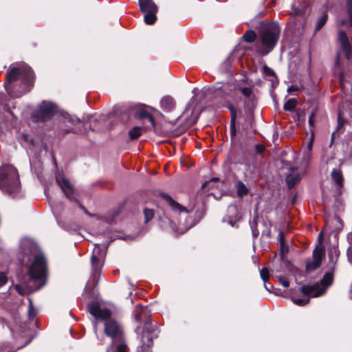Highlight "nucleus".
<instances>
[{
	"label": "nucleus",
	"instance_id": "ea45409f",
	"mask_svg": "<svg viewBox=\"0 0 352 352\" xmlns=\"http://www.w3.org/2000/svg\"><path fill=\"white\" fill-rule=\"evenodd\" d=\"M278 281L279 283L285 288L288 287L289 286V283L288 280H287L286 279H285L282 276H278Z\"/></svg>",
	"mask_w": 352,
	"mask_h": 352
},
{
	"label": "nucleus",
	"instance_id": "a18cd8bd",
	"mask_svg": "<svg viewBox=\"0 0 352 352\" xmlns=\"http://www.w3.org/2000/svg\"><path fill=\"white\" fill-rule=\"evenodd\" d=\"M262 235L263 236H266L267 238H270V236H271V231H270V228H267V230L265 231H263L262 232Z\"/></svg>",
	"mask_w": 352,
	"mask_h": 352
},
{
	"label": "nucleus",
	"instance_id": "c9c22d12",
	"mask_svg": "<svg viewBox=\"0 0 352 352\" xmlns=\"http://www.w3.org/2000/svg\"><path fill=\"white\" fill-rule=\"evenodd\" d=\"M260 276L264 283L267 282L269 278V272L267 268H263L260 270Z\"/></svg>",
	"mask_w": 352,
	"mask_h": 352
},
{
	"label": "nucleus",
	"instance_id": "4c0bfd02",
	"mask_svg": "<svg viewBox=\"0 0 352 352\" xmlns=\"http://www.w3.org/2000/svg\"><path fill=\"white\" fill-rule=\"evenodd\" d=\"M8 281L7 276L3 272H0V287L4 285Z\"/></svg>",
	"mask_w": 352,
	"mask_h": 352
},
{
	"label": "nucleus",
	"instance_id": "bf43d9fd",
	"mask_svg": "<svg viewBox=\"0 0 352 352\" xmlns=\"http://www.w3.org/2000/svg\"><path fill=\"white\" fill-rule=\"evenodd\" d=\"M337 219H338V221H340V219L339 217H337Z\"/></svg>",
	"mask_w": 352,
	"mask_h": 352
},
{
	"label": "nucleus",
	"instance_id": "412c9836",
	"mask_svg": "<svg viewBox=\"0 0 352 352\" xmlns=\"http://www.w3.org/2000/svg\"><path fill=\"white\" fill-rule=\"evenodd\" d=\"M333 182L340 187L343 186V177L342 171L340 169L334 168L331 173Z\"/></svg>",
	"mask_w": 352,
	"mask_h": 352
},
{
	"label": "nucleus",
	"instance_id": "2f4dec72",
	"mask_svg": "<svg viewBox=\"0 0 352 352\" xmlns=\"http://www.w3.org/2000/svg\"><path fill=\"white\" fill-rule=\"evenodd\" d=\"M296 100L295 99H289L284 104V109L286 111H292L296 107Z\"/></svg>",
	"mask_w": 352,
	"mask_h": 352
},
{
	"label": "nucleus",
	"instance_id": "79ce46f5",
	"mask_svg": "<svg viewBox=\"0 0 352 352\" xmlns=\"http://www.w3.org/2000/svg\"><path fill=\"white\" fill-rule=\"evenodd\" d=\"M348 260L352 264V247H349L347 250Z\"/></svg>",
	"mask_w": 352,
	"mask_h": 352
},
{
	"label": "nucleus",
	"instance_id": "13d9d810",
	"mask_svg": "<svg viewBox=\"0 0 352 352\" xmlns=\"http://www.w3.org/2000/svg\"><path fill=\"white\" fill-rule=\"evenodd\" d=\"M107 352H109V348L107 349Z\"/></svg>",
	"mask_w": 352,
	"mask_h": 352
},
{
	"label": "nucleus",
	"instance_id": "6ab92c4d",
	"mask_svg": "<svg viewBox=\"0 0 352 352\" xmlns=\"http://www.w3.org/2000/svg\"><path fill=\"white\" fill-rule=\"evenodd\" d=\"M346 5L349 18V21L345 19H342L338 21V24L340 26L349 25L352 27V0H346Z\"/></svg>",
	"mask_w": 352,
	"mask_h": 352
},
{
	"label": "nucleus",
	"instance_id": "a878e982",
	"mask_svg": "<svg viewBox=\"0 0 352 352\" xmlns=\"http://www.w3.org/2000/svg\"><path fill=\"white\" fill-rule=\"evenodd\" d=\"M257 219H258V217L255 216V217H254L252 220L250 222L253 238H257L258 236L259 235V232L257 229V225H258Z\"/></svg>",
	"mask_w": 352,
	"mask_h": 352
},
{
	"label": "nucleus",
	"instance_id": "9d476101",
	"mask_svg": "<svg viewBox=\"0 0 352 352\" xmlns=\"http://www.w3.org/2000/svg\"><path fill=\"white\" fill-rule=\"evenodd\" d=\"M230 91V88L228 83L219 82L211 87H204L199 94L202 98L214 100L225 97Z\"/></svg>",
	"mask_w": 352,
	"mask_h": 352
},
{
	"label": "nucleus",
	"instance_id": "58836bf2",
	"mask_svg": "<svg viewBox=\"0 0 352 352\" xmlns=\"http://www.w3.org/2000/svg\"><path fill=\"white\" fill-rule=\"evenodd\" d=\"M65 121H67L68 122L71 123L72 124H75L76 122H78V123H81V121L80 120V119L78 118H73L70 116L69 117H65L64 118Z\"/></svg>",
	"mask_w": 352,
	"mask_h": 352
},
{
	"label": "nucleus",
	"instance_id": "aec40b11",
	"mask_svg": "<svg viewBox=\"0 0 352 352\" xmlns=\"http://www.w3.org/2000/svg\"><path fill=\"white\" fill-rule=\"evenodd\" d=\"M160 106L166 111H170L175 107V102L173 98L165 96L160 100Z\"/></svg>",
	"mask_w": 352,
	"mask_h": 352
},
{
	"label": "nucleus",
	"instance_id": "e433bc0d",
	"mask_svg": "<svg viewBox=\"0 0 352 352\" xmlns=\"http://www.w3.org/2000/svg\"><path fill=\"white\" fill-rule=\"evenodd\" d=\"M228 109L231 112V122H234L236 117V109L234 106H230Z\"/></svg>",
	"mask_w": 352,
	"mask_h": 352
},
{
	"label": "nucleus",
	"instance_id": "680f3d73",
	"mask_svg": "<svg viewBox=\"0 0 352 352\" xmlns=\"http://www.w3.org/2000/svg\"><path fill=\"white\" fill-rule=\"evenodd\" d=\"M322 236V233H320L319 237L320 238Z\"/></svg>",
	"mask_w": 352,
	"mask_h": 352
},
{
	"label": "nucleus",
	"instance_id": "1a4fd4ad",
	"mask_svg": "<svg viewBox=\"0 0 352 352\" xmlns=\"http://www.w3.org/2000/svg\"><path fill=\"white\" fill-rule=\"evenodd\" d=\"M321 283H316L311 285H303L300 287V291L303 294L302 298L292 297V300L294 304L298 306H305L309 302L311 297L317 298L324 295L327 289Z\"/></svg>",
	"mask_w": 352,
	"mask_h": 352
},
{
	"label": "nucleus",
	"instance_id": "ddd939ff",
	"mask_svg": "<svg viewBox=\"0 0 352 352\" xmlns=\"http://www.w3.org/2000/svg\"><path fill=\"white\" fill-rule=\"evenodd\" d=\"M56 181L68 199L78 203L80 201L77 192L63 173L60 172L57 173L56 175Z\"/></svg>",
	"mask_w": 352,
	"mask_h": 352
},
{
	"label": "nucleus",
	"instance_id": "39448f33",
	"mask_svg": "<svg viewBox=\"0 0 352 352\" xmlns=\"http://www.w3.org/2000/svg\"><path fill=\"white\" fill-rule=\"evenodd\" d=\"M135 319L138 323H144L145 325L141 336L142 344L138 347V351L148 352L153 339L158 336V330L154 328L150 329L151 320L150 318L149 310L146 307H141L140 310H136Z\"/></svg>",
	"mask_w": 352,
	"mask_h": 352
},
{
	"label": "nucleus",
	"instance_id": "423d86ee",
	"mask_svg": "<svg viewBox=\"0 0 352 352\" xmlns=\"http://www.w3.org/2000/svg\"><path fill=\"white\" fill-rule=\"evenodd\" d=\"M164 200L169 205L172 211L177 217L178 229L177 231L179 234H184L190 228L197 224V221L195 218L189 214V211L185 208L176 202L172 197L166 193L162 195Z\"/></svg>",
	"mask_w": 352,
	"mask_h": 352
},
{
	"label": "nucleus",
	"instance_id": "c85d7f7f",
	"mask_svg": "<svg viewBox=\"0 0 352 352\" xmlns=\"http://www.w3.org/2000/svg\"><path fill=\"white\" fill-rule=\"evenodd\" d=\"M248 192V190L245 185L241 182H239L237 184V194L239 197H243Z\"/></svg>",
	"mask_w": 352,
	"mask_h": 352
},
{
	"label": "nucleus",
	"instance_id": "f704fd0d",
	"mask_svg": "<svg viewBox=\"0 0 352 352\" xmlns=\"http://www.w3.org/2000/svg\"><path fill=\"white\" fill-rule=\"evenodd\" d=\"M262 72L265 76H275L274 71L267 65H264L262 67Z\"/></svg>",
	"mask_w": 352,
	"mask_h": 352
},
{
	"label": "nucleus",
	"instance_id": "6e6d98bb",
	"mask_svg": "<svg viewBox=\"0 0 352 352\" xmlns=\"http://www.w3.org/2000/svg\"><path fill=\"white\" fill-rule=\"evenodd\" d=\"M108 245H109V244H104V245H103V248H107Z\"/></svg>",
	"mask_w": 352,
	"mask_h": 352
},
{
	"label": "nucleus",
	"instance_id": "c03bdc74",
	"mask_svg": "<svg viewBox=\"0 0 352 352\" xmlns=\"http://www.w3.org/2000/svg\"><path fill=\"white\" fill-rule=\"evenodd\" d=\"M255 149H256V153H261L263 151L264 148L263 147V146H261L260 144H256Z\"/></svg>",
	"mask_w": 352,
	"mask_h": 352
},
{
	"label": "nucleus",
	"instance_id": "4d7b16f0",
	"mask_svg": "<svg viewBox=\"0 0 352 352\" xmlns=\"http://www.w3.org/2000/svg\"><path fill=\"white\" fill-rule=\"evenodd\" d=\"M139 330H140V329H139V328H137V329H135V331L137 332V333H138V331H139Z\"/></svg>",
	"mask_w": 352,
	"mask_h": 352
},
{
	"label": "nucleus",
	"instance_id": "a211bd4d",
	"mask_svg": "<svg viewBox=\"0 0 352 352\" xmlns=\"http://www.w3.org/2000/svg\"><path fill=\"white\" fill-rule=\"evenodd\" d=\"M138 4L142 12H157V7L153 0H138Z\"/></svg>",
	"mask_w": 352,
	"mask_h": 352
},
{
	"label": "nucleus",
	"instance_id": "de8ad7c7",
	"mask_svg": "<svg viewBox=\"0 0 352 352\" xmlns=\"http://www.w3.org/2000/svg\"><path fill=\"white\" fill-rule=\"evenodd\" d=\"M314 114L311 113V115L309 118V124L311 126H312L314 125Z\"/></svg>",
	"mask_w": 352,
	"mask_h": 352
},
{
	"label": "nucleus",
	"instance_id": "20e7f679",
	"mask_svg": "<svg viewBox=\"0 0 352 352\" xmlns=\"http://www.w3.org/2000/svg\"><path fill=\"white\" fill-rule=\"evenodd\" d=\"M280 34V27L276 22L264 24L259 31V40L262 45L256 52L259 55L267 56L276 45Z\"/></svg>",
	"mask_w": 352,
	"mask_h": 352
},
{
	"label": "nucleus",
	"instance_id": "49530a36",
	"mask_svg": "<svg viewBox=\"0 0 352 352\" xmlns=\"http://www.w3.org/2000/svg\"><path fill=\"white\" fill-rule=\"evenodd\" d=\"M298 90V87L296 85H292L287 88V92L291 93Z\"/></svg>",
	"mask_w": 352,
	"mask_h": 352
},
{
	"label": "nucleus",
	"instance_id": "7ed1b4c3",
	"mask_svg": "<svg viewBox=\"0 0 352 352\" xmlns=\"http://www.w3.org/2000/svg\"><path fill=\"white\" fill-rule=\"evenodd\" d=\"M34 78L33 71L26 64L12 65L6 73L4 82L5 88L8 93H10L13 89L12 84L20 81L21 88L19 93L16 94V96L19 97L30 90Z\"/></svg>",
	"mask_w": 352,
	"mask_h": 352
},
{
	"label": "nucleus",
	"instance_id": "473e14b6",
	"mask_svg": "<svg viewBox=\"0 0 352 352\" xmlns=\"http://www.w3.org/2000/svg\"><path fill=\"white\" fill-rule=\"evenodd\" d=\"M327 20V14H323L318 20L317 24L316 25V30H319L322 28V27L325 24Z\"/></svg>",
	"mask_w": 352,
	"mask_h": 352
},
{
	"label": "nucleus",
	"instance_id": "7c9ffc66",
	"mask_svg": "<svg viewBox=\"0 0 352 352\" xmlns=\"http://www.w3.org/2000/svg\"><path fill=\"white\" fill-rule=\"evenodd\" d=\"M143 212L144 216V222L148 223L150 220L153 219L154 216V210L153 209L145 208Z\"/></svg>",
	"mask_w": 352,
	"mask_h": 352
},
{
	"label": "nucleus",
	"instance_id": "f3484780",
	"mask_svg": "<svg viewBox=\"0 0 352 352\" xmlns=\"http://www.w3.org/2000/svg\"><path fill=\"white\" fill-rule=\"evenodd\" d=\"M287 186L292 189L300 180V176L297 168L292 167L289 168V173L286 175L285 178Z\"/></svg>",
	"mask_w": 352,
	"mask_h": 352
},
{
	"label": "nucleus",
	"instance_id": "c756f323",
	"mask_svg": "<svg viewBox=\"0 0 352 352\" xmlns=\"http://www.w3.org/2000/svg\"><path fill=\"white\" fill-rule=\"evenodd\" d=\"M312 146H313V138L308 142L307 150L303 152V155H302L303 160H308L310 158Z\"/></svg>",
	"mask_w": 352,
	"mask_h": 352
},
{
	"label": "nucleus",
	"instance_id": "393cba45",
	"mask_svg": "<svg viewBox=\"0 0 352 352\" xmlns=\"http://www.w3.org/2000/svg\"><path fill=\"white\" fill-rule=\"evenodd\" d=\"M142 133L141 126H135L129 131V135L131 140H133L138 138Z\"/></svg>",
	"mask_w": 352,
	"mask_h": 352
},
{
	"label": "nucleus",
	"instance_id": "5fc2aeb1",
	"mask_svg": "<svg viewBox=\"0 0 352 352\" xmlns=\"http://www.w3.org/2000/svg\"><path fill=\"white\" fill-rule=\"evenodd\" d=\"M94 331H95V333H96V331H97L96 323H95V324H94Z\"/></svg>",
	"mask_w": 352,
	"mask_h": 352
},
{
	"label": "nucleus",
	"instance_id": "0eeeda50",
	"mask_svg": "<svg viewBox=\"0 0 352 352\" xmlns=\"http://www.w3.org/2000/svg\"><path fill=\"white\" fill-rule=\"evenodd\" d=\"M20 181L17 170L12 165L7 164L0 167V189L12 195L18 191Z\"/></svg>",
	"mask_w": 352,
	"mask_h": 352
},
{
	"label": "nucleus",
	"instance_id": "864d4df0",
	"mask_svg": "<svg viewBox=\"0 0 352 352\" xmlns=\"http://www.w3.org/2000/svg\"><path fill=\"white\" fill-rule=\"evenodd\" d=\"M197 88H194V89L192 90V94H194V96H195L197 94Z\"/></svg>",
	"mask_w": 352,
	"mask_h": 352
},
{
	"label": "nucleus",
	"instance_id": "3c124183",
	"mask_svg": "<svg viewBox=\"0 0 352 352\" xmlns=\"http://www.w3.org/2000/svg\"><path fill=\"white\" fill-rule=\"evenodd\" d=\"M91 287L90 282L88 281L85 285V289H89Z\"/></svg>",
	"mask_w": 352,
	"mask_h": 352
},
{
	"label": "nucleus",
	"instance_id": "5701e85b",
	"mask_svg": "<svg viewBox=\"0 0 352 352\" xmlns=\"http://www.w3.org/2000/svg\"><path fill=\"white\" fill-rule=\"evenodd\" d=\"M139 118L147 120L153 126H155V121L152 115L148 111L141 109L137 112Z\"/></svg>",
	"mask_w": 352,
	"mask_h": 352
},
{
	"label": "nucleus",
	"instance_id": "37998d69",
	"mask_svg": "<svg viewBox=\"0 0 352 352\" xmlns=\"http://www.w3.org/2000/svg\"><path fill=\"white\" fill-rule=\"evenodd\" d=\"M219 180L218 177H212L210 181H206L202 184V188H206L210 182H217Z\"/></svg>",
	"mask_w": 352,
	"mask_h": 352
},
{
	"label": "nucleus",
	"instance_id": "8fccbe9b",
	"mask_svg": "<svg viewBox=\"0 0 352 352\" xmlns=\"http://www.w3.org/2000/svg\"><path fill=\"white\" fill-rule=\"evenodd\" d=\"M347 240H348L349 243L351 245L352 244V232H349L347 234Z\"/></svg>",
	"mask_w": 352,
	"mask_h": 352
},
{
	"label": "nucleus",
	"instance_id": "052dcab7",
	"mask_svg": "<svg viewBox=\"0 0 352 352\" xmlns=\"http://www.w3.org/2000/svg\"><path fill=\"white\" fill-rule=\"evenodd\" d=\"M86 214H88V215H91L89 212H86Z\"/></svg>",
	"mask_w": 352,
	"mask_h": 352
},
{
	"label": "nucleus",
	"instance_id": "6e6552de",
	"mask_svg": "<svg viewBox=\"0 0 352 352\" xmlns=\"http://www.w3.org/2000/svg\"><path fill=\"white\" fill-rule=\"evenodd\" d=\"M58 111L56 104L47 100L42 101L31 116L32 122L41 124L51 120Z\"/></svg>",
	"mask_w": 352,
	"mask_h": 352
},
{
	"label": "nucleus",
	"instance_id": "dca6fc26",
	"mask_svg": "<svg viewBox=\"0 0 352 352\" xmlns=\"http://www.w3.org/2000/svg\"><path fill=\"white\" fill-rule=\"evenodd\" d=\"M338 40L341 45V49L346 59H350L352 55L351 47L348 40L346 34L343 30L338 32Z\"/></svg>",
	"mask_w": 352,
	"mask_h": 352
},
{
	"label": "nucleus",
	"instance_id": "2eb2a0df",
	"mask_svg": "<svg viewBox=\"0 0 352 352\" xmlns=\"http://www.w3.org/2000/svg\"><path fill=\"white\" fill-rule=\"evenodd\" d=\"M241 219V215L238 212L237 206L234 204H231L228 206L226 217L223 218L224 222H228L232 227L239 221Z\"/></svg>",
	"mask_w": 352,
	"mask_h": 352
},
{
	"label": "nucleus",
	"instance_id": "a19ab883",
	"mask_svg": "<svg viewBox=\"0 0 352 352\" xmlns=\"http://www.w3.org/2000/svg\"><path fill=\"white\" fill-rule=\"evenodd\" d=\"M278 240H279V242H280V245H283L284 243H285V239H284V234H283V232L282 231H280L278 232Z\"/></svg>",
	"mask_w": 352,
	"mask_h": 352
},
{
	"label": "nucleus",
	"instance_id": "603ef678",
	"mask_svg": "<svg viewBox=\"0 0 352 352\" xmlns=\"http://www.w3.org/2000/svg\"><path fill=\"white\" fill-rule=\"evenodd\" d=\"M65 131L68 132V133H70V132H72V133H74V129L73 128H70V129H65Z\"/></svg>",
	"mask_w": 352,
	"mask_h": 352
},
{
	"label": "nucleus",
	"instance_id": "72a5a7b5",
	"mask_svg": "<svg viewBox=\"0 0 352 352\" xmlns=\"http://www.w3.org/2000/svg\"><path fill=\"white\" fill-rule=\"evenodd\" d=\"M21 142L22 144L24 142L27 143L28 145H32L34 143V140L30 135L25 133L22 134L21 137Z\"/></svg>",
	"mask_w": 352,
	"mask_h": 352
},
{
	"label": "nucleus",
	"instance_id": "4be33fe9",
	"mask_svg": "<svg viewBox=\"0 0 352 352\" xmlns=\"http://www.w3.org/2000/svg\"><path fill=\"white\" fill-rule=\"evenodd\" d=\"M238 90L241 91V93L245 97V98L252 103L254 100V95L252 93V89L251 87H238Z\"/></svg>",
	"mask_w": 352,
	"mask_h": 352
},
{
	"label": "nucleus",
	"instance_id": "bb28decb",
	"mask_svg": "<svg viewBox=\"0 0 352 352\" xmlns=\"http://www.w3.org/2000/svg\"><path fill=\"white\" fill-rule=\"evenodd\" d=\"M243 38L246 42L252 43L256 38V34L254 31L249 30L245 32Z\"/></svg>",
	"mask_w": 352,
	"mask_h": 352
},
{
	"label": "nucleus",
	"instance_id": "4468645a",
	"mask_svg": "<svg viewBox=\"0 0 352 352\" xmlns=\"http://www.w3.org/2000/svg\"><path fill=\"white\" fill-rule=\"evenodd\" d=\"M324 256V249L321 246H317L313 251V261L306 265L307 270H313L318 268L321 263Z\"/></svg>",
	"mask_w": 352,
	"mask_h": 352
},
{
	"label": "nucleus",
	"instance_id": "f257e3e1",
	"mask_svg": "<svg viewBox=\"0 0 352 352\" xmlns=\"http://www.w3.org/2000/svg\"><path fill=\"white\" fill-rule=\"evenodd\" d=\"M17 257L21 265H28V274L14 285L17 293L23 296L41 289L47 282V263L43 254L32 241L23 239Z\"/></svg>",
	"mask_w": 352,
	"mask_h": 352
},
{
	"label": "nucleus",
	"instance_id": "cd10ccee",
	"mask_svg": "<svg viewBox=\"0 0 352 352\" xmlns=\"http://www.w3.org/2000/svg\"><path fill=\"white\" fill-rule=\"evenodd\" d=\"M28 301H29V309H28V318L30 320H33L34 318L36 316L37 311L33 306L32 300L31 298H28Z\"/></svg>",
	"mask_w": 352,
	"mask_h": 352
},
{
	"label": "nucleus",
	"instance_id": "f03ea898",
	"mask_svg": "<svg viewBox=\"0 0 352 352\" xmlns=\"http://www.w3.org/2000/svg\"><path fill=\"white\" fill-rule=\"evenodd\" d=\"M89 313L98 322H104V333L112 339L111 347L115 346L114 352H126V345L124 342L121 326L111 318L110 309L101 306L97 302H91L87 305Z\"/></svg>",
	"mask_w": 352,
	"mask_h": 352
},
{
	"label": "nucleus",
	"instance_id": "f8f14e48",
	"mask_svg": "<svg viewBox=\"0 0 352 352\" xmlns=\"http://www.w3.org/2000/svg\"><path fill=\"white\" fill-rule=\"evenodd\" d=\"M328 260H329V270L325 272L323 278L321 279L320 283L322 285L329 287L333 280V272L336 267V263L339 256V251L337 248L332 247L328 251Z\"/></svg>",
	"mask_w": 352,
	"mask_h": 352
},
{
	"label": "nucleus",
	"instance_id": "9b49d317",
	"mask_svg": "<svg viewBox=\"0 0 352 352\" xmlns=\"http://www.w3.org/2000/svg\"><path fill=\"white\" fill-rule=\"evenodd\" d=\"M105 256V251L100 248L99 244H96L91 258V274L93 280L96 284L98 283V277L101 272V268L103 265Z\"/></svg>",
	"mask_w": 352,
	"mask_h": 352
},
{
	"label": "nucleus",
	"instance_id": "b1692460",
	"mask_svg": "<svg viewBox=\"0 0 352 352\" xmlns=\"http://www.w3.org/2000/svg\"><path fill=\"white\" fill-rule=\"evenodd\" d=\"M157 12H146L144 16V21L147 25H153L157 20Z\"/></svg>",
	"mask_w": 352,
	"mask_h": 352
},
{
	"label": "nucleus",
	"instance_id": "09e8293b",
	"mask_svg": "<svg viewBox=\"0 0 352 352\" xmlns=\"http://www.w3.org/2000/svg\"><path fill=\"white\" fill-rule=\"evenodd\" d=\"M264 286L266 290L271 292V289L272 288V286L269 283H264Z\"/></svg>",
	"mask_w": 352,
	"mask_h": 352
}]
</instances>
